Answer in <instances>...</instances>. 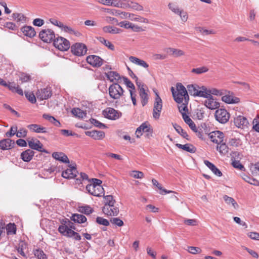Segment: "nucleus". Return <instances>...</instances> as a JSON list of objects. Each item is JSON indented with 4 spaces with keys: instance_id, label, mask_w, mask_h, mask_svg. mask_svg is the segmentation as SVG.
<instances>
[{
    "instance_id": "nucleus-41",
    "label": "nucleus",
    "mask_w": 259,
    "mask_h": 259,
    "mask_svg": "<svg viewBox=\"0 0 259 259\" xmlns=\"http://www.w3.org/2000/svg\"><path fill=\"white\" fill-rule=\"evenodd\" d=\"M189 94L193 96L196 97L198 91V86L194 84H189L187 86Z\"/></svg>"
},
{
    "instance_id": "nucleus-9",
    "label": "nucleus",
    "mask_w": 259,
    "mask_h": 259,
    "mask_svg": "<svg viewBox=\"0 0 259 259\" xmlns=\"http://www.w3.org/2000/svg\"><path fill=\"white\" fill-rule=\"evenodd\" d=\"M234 123L236 126L241 129L248 128L249 125V122L247 118L242 115H238L235 117Z\"/></svg>"
},
{
    "instance_id": "nucleus-10",
    "label": "nucleus",
    "mask_w": 259,
    "mask_h": 259,
    "mask_svg": "<svg viewBox=\"0 0 259 259\" xmlns=\"http://www.w3.org/2000/svg\"><path fill=\"white\" fill-rule=\"evenodd\" d=\"M103 212L108 216H116L119 213L118 207L113 205H104L102 208Z\"/></svg>"
},
{
    "instance_id": "nucleus-32",
    "label": "nucleus",
    "mask_w": 259,
    "mask_h": 259,
    "mask_svg": "<svg viewBox=\"0 0 259 259\" xmlns=\"http://www.w3.org/2000/svg\"><path fill=\"white\" fill-rule=\"evenodd\" d=\"M139 95L141 99V103L143 106H145L148 101V94L146 92L145 88H142L141 91H139Z\"/></svg>"
},
{
    "instance_id": "nucleus-4",
    "label": "nucleus",
    "mask_w": 259,
    "mask_h": 259,
    "mask_svg": "<svg viewBox=\"0 0 259 259\" xmlns=\"http://www.w3.org/2000/svg\"><path fill=\"white\" fill-rule=\"evenodd\" d=\"M54 45L62 51H67L70 47L69 41L62 37H58L54 39Z\"/></svg>"
},
{
    "instance_id": "nucleus-18",
    "label": "nucleus",
    "mask_w": 259,
    "mask_h": 259,
    "mask_svg": "<svg viewBox=\"0 0 259 259\" xmlns=\"http://www.w3.org/2000/svg\"><path fill=\"white\" fill-rule=\"evenodd\" d=\"M204 104L207 108L211 110L216 109L220 107V103L213 99L212 95L210 98H207Z\"/></svg>"
},
{
    "instance_id": "nucleus-3",
    "label": "nucleus",
    "mask_w": 259,
    "mask_h": 259,
    "mask_svg": "<svg viewBox=\"0 0 259 259\" xmlns=\"http://www.w3.org/2000/svg\"><path fill=\"white\" fill-rule=\"evenodd\" d=\"M39 38L45 42L54 41L55 34L54 32L50 29L42 30L39 34Z\"/></svg>"
},
{
    "instance_id": "nucleus-26",
    "label": "nucleus",
    "mask_w": 259,
    "mask_h": 259,
    "mask_svg": "<svg viewBox=\"0 0 259 259\" xmlns=\"http://www.w3.org/2000/svg\"><path fill=\"white\" fill-rule=\"evenodd\" d=\"M176 146L178 148L183 149L191 153H194L196 151V148L191 144H186L185 145H182L181 144L177 143L176 144Z\"/></svg>"
},
{
    "instance_id": "nucleus-27",
    "label": "nucleus",
    "mask_w": 259,
    "mask_h": 259,
    "mask_svg": "<svg viewBox=\"0 0 259 259\" xmlns=\"http://www.w3.org/2000/svg\"><path fill=\"white\" fill-rule=\"evenodd\" d=\"M129 60L133 63L138 65L145 68H147L149 67V65L144 60L140 59L136 57L130 56Z\"/></svg>"
},
{
    "instance_id": "nucleus-13",
    "label": "nucleus",
    "mask_w": 259,
    "mask_h": 259,
    "mask_svg": "<svg viewBox=\"0 0 259 259\" xmlns=\"http://www.w3.org/2000/svg\"><path fill=\"white\" fill-rule=\"evenodd\" d=\"M87 62L93 67H99L102 66L103 60L96 55H90L87 57Z\"/></svg>"
},
{
    "instance_id": "nucleus-31",
    "label": "nucleus",
    "mask_w": 259,
    "mask_h": 259,
    "mask_svg": "<svg viewBox=\"0 0 259 259\" xmlns=\"http://www.w3.org/2000/svg\"><path fill=\"white\" fill-rule=\"evenodd\" d=\"M102 29L105 33L111 34H118L122 31L119 28L109 25L103 27Z\"/></svg>"
},
{
    "instance_id": "nucleus-47",
    "label": "nucleus",
    "mask_w": 259,
    "mask_h": 259,
    "mask_svg": "<svg viewBox=\"0 0 259 259\" xmlns=\"http://www.w3.org/2000/svg\"><path fill=\"white\" fill-rule=\"evenodd\" d=\"M98 40L103 44H104L106 47H107L109 49L114 51V46L109 41L105 39L104 37H100L98 38Z\"/></svg>"
},
{
    "instance_id": "nucleus-62",
    "label": "nucleus",
    "mask_w": 259,
    "mask_h": 259,
    "mask_svg": "<svg viewBox=\"0 0 259 259\" xmlns=\"http://www.w3.org/2000/svg\"><path fill=\"white\" fill-rule=\"evenodd\" d=\"M250 170L253 175H259V162L250 166Z\"/></svg>"
},
{
    "instance_id": "nucleus-11",
    "label": "nucleus",
    "mask_w": 259,
    "mask_h": 259,
    "mask_svg": "<svg viewBox=\"0 0 259 259\" xmlns=\"http://www.w3.org/2000/svg\"><path fill=\"white\" fill-rule=\"evenodd\" d=\"M211 141L218 144H221L224 140V134L219 131H215L209 134Z\"/></svg>"
},
{
    "instance_id": "nucleus-8",
    "label": "nucleus",
    "mask_w": 259,
    "mask_h": 259,
    "mask_svg": "<svg viewBox=\"0 0 259 259\" xmlns=\"http://www.w3.org/2000/svg\"><path fill=\"white\" fill-rule=\"evenodd\" d=\"M86 189L90 194L95 196L101 197L102 194H104V188L102 186L87 185Z\"/></svg>"
},
{
    "instance_id": "nucleus-51",
    "label": "nucleus",
    "mask_w": 259,
    "mask_h": 259,
    "mask_svg": "<svg viewBox=\"0 0 259 259\" xmlns=\"http://www.w3.org/2000/svg\"><path fill=\"white\" fill-rule=\"evenodd\" d=\"M152 183L153 185L155 186L158 189L161 190L162 192H164L165 194H168L170 193H174V192L172 191L167 190L165 189H163L161 185L158 183V181L155 179L152 180Z\"/></svg>"
},
{
    "instance_id": "nucleus-49",
    "label": "nucleus",
    "mask_w": 259,
    "mask_h": 259,
    "mask_svg": "<svg viewBox=\"0 0 259 259\" xmlns=\"http://www.w3.org/2000/svg\"><path fill=\"white\" fill-rule=\"evenodd\" d=\"M79 211L87 215L90 214L93 211V209L88 205L82 206L79 207Z\"/></svg>"
},
{
    "instance_id": "nucleus-34",
    "label": "nucleus",
    "mask_w": 259,
    "mask_h": 259,
    "mask_svg": "<svg viewBox=\"0 0 259 259\" xmlns=\"http://www.w3.org/2000/svg\"><path fill=\"white\" fill-rule=\"evenodd\" d=\"M167 52L176 57H180L185 55V53L183 51L173 48H168Z\"/></svg>"
},
{
    "instance_id": "nucleus-33",
    "label": "nucleus",
    "mask_w": 259,
    "mask_h": 259,
    "mask_svg": "<svg viewBox=\"0 0 259 259\" xmlns=\"http://www.w3.org/2000/svg\"><path fill=\"white\" fill-rule=\"evenodd\" d=\"M72 221L79 224L83 223L87 221L86 217L82 214H74L71 217Z\"/></svg>"
},
{
    "instance_id": "nucleus-38",
    "label": "nucleus",
    "mask_w": 259,
    "mask_h": 259,
    "mask_svg": "<svg viewBox=\"0 0 259 259\" xmlns=\"http://www.w3.org/2000/svg\"><path fill=\"white\" fill-rule=\"evenodd\" d=\"M27 247V244L23 241H21L18 244V246L17 248V250L22 256L24 257H26V255L24 251V250L26 249Z\"/></svg>"
},
{
    "instance_id": "nucleus-42",
    "label": "nucleus",
    "mask_w": 259,
    "mask_h": 259,
    "mask_svg": "<svg viewBox=\"0 0 259 259\" xmlns=\"http://www.w3.org/2000/svg\"><path fill=\"white\" fill-rule=\"evenodd\" d=\"M6 229L8 235H14L16 233V226L14 223H9L6 227Z\"/></svg>"
},
{
    "instance_id": "nucleus-39",
    "label": "nucleus",
    "mask_w": 259,
    "mask_h": 259,
    "mask_svg": "<svg viewBox=\"0 0 259 259\" xmlns=\"http://www.w3.org/2000/svg\"><path fill=\"white\" fill-rule=\"evenodd\" d=\"M44 118L49 120L50 122L53 123L54 125L59 127L61 125L60 122L57 120L54 117L51 116L49 114H44L42 115Z\"/></svg>"
},
{
    "instance_id": "nucleus-50",
    "label": "nucleus",
    "mask_w": 259,
    "mask_h": 259,
    "mask_svg": "<svg viewBox=\"0 0 259 259\" xmlns=\"http://www.w3.org/2000/svg\"><path fill=\"white\" fill-rule=\"evenodd\" d=\"M129 8L137 11H143V7L142 6L140 5L137 3L133 2L132 1H130Z\"/></svg>"
},
{
    "instance_id": "nucleus-48",
    "label": "nucleus",
    "mask_w": 259,
    "mask_h": 259,
    "mask_svg": "<svg viewBox=\"0 0 259 259\" xmlns=\"http://www.w3.org/2000/svg\"><path fill=\"white\" fill-rule=\"evenodd\" d=\"M228 145L229 146L237 147L241 145V142L239 138H231L229 140Z\"/></svg>"
},
{
    "instance_id": "nucleus-25",
    "label": "nucleus",
    "mask_w": 259,
    "mask_h": 259,
    "mask_svg": "<svg viewBox=\"0 0 259 259\" xmlns=\"http://www.w3.org/2000/svg\"><path fill=\"white\" fill-rule=\"evenodd\" d=\"M222 100L227 104H236L240 102L239 98L230 95L223 96Z\"/></svg>"
},
{
    "instance_id": "nucleus-21",
    "label": "nucleus",
    "mask_w": 259,
    "mask_h": 259,
    "mask_svg": "<svg viewBox=\"0 0 259 259\" xmlns=\"http://www.w3.org/2000/svg\"><path fill=\"white\" fill-rule=\"evenodd\" d=\"M130 1L127 0H112V5L115 7L122 9H128Z\"/></svg>"
},
{
    "instance_id": "nucleus-16",
    "label": "nucleus",
    "mask_w": 259,
    "mask_h": 259,
    "mask_svg": "<svg viewBox=\"0 0 259 259\" xmlns=\"http://www.w3.org/2000/svg\"><path fill=\"white\" fill-rule=\"evenodd\" d=\"M28 143L29 147L31 149L47 153V151L43 148V145L39 140H36V142H35L33 139H32L31 140L28 141Z\"/></svg>"
},
{
    "instance_id": "nucleus-6",
    "label": "nucleus",
    "mask_w": 259,
    "mask_h": 259,
    "mask_svg": "<svg viewBox=\"0 0 259 259\" xmlns=\"http://www.w3.org/2000/svg\"><path fill=\"white\" fill-rule=\"evenodd\" d=\"M156 96L154 103L153 116L155 119H157L160 117L162 107V102L158 93H156Z\"/></svg>"
},
{
    "instance_id": "nucleus-58",
    "label": "nucleus",
    "mask_w": 259,
    "mask_h": 259,
    "mask_svg": "<svg viewBox=\"0 0 259 259\" xmlns=\"http://www.w3.org/2000/svg\"><path fill=\"white\" fill-rule=\"evenodd\" d=\"M110 222L113 225L118 227H121L124 225L123 222L118 218H113L110 219Z\"/></svg>"
},
{
    "instance_id": "nucleus-43",
    "label": "nucleus",
    "mask_w": 259,
    "mask_h": 259,
    "mask_svg": "<svg viewBox=\"0 0 259 259\" xmlns=\"http://www.w3.org/2000/svg\"><path fill=\"white\" fill-rule=\"evenodd\" d=\"M223 198L227 204L229 205L232 204L235 209H236L238 207V205L232 197H229L227 195H225Z\"/></svg>"
},
{
    "instance_id": "nucleus-19",
    "label": "nucleus",
    "mask_w": 259,
    "mask_h": 259,
    "mask_svg": "<svg viewBox=\"0 0 259 259\" xmlns=\"http://www.w3.org/2000/svg\"><path fill=\"white\" fill-rule=\"evenodd\" d=\"M14 144V141L10 139H3L0 141V149L3 150L10 149Z\"/></svg>"
},
{
    "instance_id": "nucleus-54",
    "label": "nucleus",
    "mask_w": 259,
    "mask_h": 259,
    "mask_svg": "<svg viewBox=\"0 0 259 259\" xmlns=\"http://www.w3.org/2000/svg\"><path fill=\"white\" fill-rule=\"evenodd\" d=\"M208 71V68L207 67L203 66L201 67L193 68L192 70V72L196 73L197 74L205 73Z\"/></svg>"
},
{
    "instance_id": "nucleus-36",
    "label": "nucleus",
    "mask_w": 259,
    "mask_h": 259,
    "mask_svg": "<svg viewBox=\"0 0 259 259\" xmlns=\"http://www.w3.org/2000/svg\"><path fill=\"white\" fill-rule=\"evenodd\" d=\"M172 125L178 133H179L184 138L186 139L187 140H189L188 135L186 132L181 127V126L176 123L172 124Z\"/></svg>"
},
{
    "instance_id": "nucleus-53",
    "label": "nucleus",
    "mask_w": 259,
    "mask_h": 259,
    "mask_svg": "<svg viewBox=\"0 0 259 259\" xmlns=\"http://www.w3.org/2000/svg\"><path fill=\"white\" fill-rule=\"evenodd\" d=\"M188 102L182 103L178 106L179 112L181 113L182 115L183 114H186L188 111L187 104Z\"/></svg>"
},
{
    "instance_id": "nucleus-61",
    "label": "nucleus",
    "mask_w": 259,
    "mask_h": 259,
    "mask_svg": "<svg viewBox=\"0 0 259 259\" xmlns=\"http://www.w3.org/2000/svg\"><path fill=\"white\" fill-rule=\"evenodd\" d=\"M168 8L174 13L176 14H178L179 13H180V10L176 5L173 4V3H169L168 5Z\"/></svg>"
},
{
    "instance_id": "nucleus-59",
    "label": "nucleus",
    "mask_w": 259,
    "mask_h": 259,
    "mask_svg": "<svg viewBox=\"0 0 259 259\" xmlns=\"http://www.w3.org/2000/svg\"><path fill=\"white\" fill-rule=\"evenodd\" d=\"M133 23L127 21H123L117 23V25L125 29H131L132 28Z\"/></svg>"
},
{
    "instance_id": "nucleus-60",
    "label": "nucleus",
    "mask_w": 259,
    "mask_h": 259,
    "mask_svg": "<svg viewBox=\"0 0 259 259\" xmlns=\"http://www.w3.org/2000/svg\"><path fill=\"white\" fill-rule=\"evenodd\" d=\"M96 222L100 225L105 226H108L109 225V222L107 219L100 217H98L96 218Z\"/></svg>"
},
{
    "instance_id": "nucleus-45",
    "label": "nucleus",
    "mask_w": 259,
    "mask_h": 259,
    "mask_svg": "<svg viewBox=\"0 0 259 259\" xmlns=\"http://www.w3.org/2000/svg\"><path fill=\"white\" fill-rule=\"evenodd\" d=\"M220 144L219 146H217V150L219 151L221 154L225 155L228 152V145H226L225 143L223 142Z\"/></svg>"
},
{
    "instance_id": "nucleus-14",
    "label": "nucleus",
    "mask_w": 259,
    "mask_h": 259,
    "mask_svg": "<svg viewBox=\"0 0 259 259\" xmlns=\"http://www.w3.org/2000/svg\"><path fill=\"white\" fill-rule=\"evenodd\" d=\"M77 173L76 167L70 165L68 168L62 172V176L65 179H72L77 176Z\"/></svg>"
},
{
    "instance_id": "nucleus-35",
    "label": "nucleus",
    "mask_w": 259,
    "mask_h": 259,
    "mask_svg": "<svg viewBox=\"0 0 259 259\" xmlns=\"http://www.w3.org/2000/svg\"><path fill=\"white\" fill-rule=\"evenodd\" d=\"M59 232L64 236L66 237H69V233L70 231H72V230L68 228V226H67L65 223L62 225H60L58 228Z\"/></svg>"
},
{
    "instance_id": "nucleus-64",
    "label": "nucleus",
    "mask_w": 259,
    "mask_h": 259,
    "mask_svg": "<svg viewBox=\"0 0 259 259\" xmlns=\"http://www.w3.org/2000/svg\"><path fill=\"white\" fill-rule=\"evenodd\" d=\"M123 79L124 83L127 88L131 89V90H135V88L134 84L127 77H123Z\"/></svg>"
},
{
    "instance_id": "nucleus-29",
    "label": "nucleus",
    "mask_w": 259,
    "mask_h": 259,
    "mask_svg": "<svg viewBox=\"0 0 259 259\" xmlns=\"http://www.w3.org/2000/svg\"><path fill=\"white\" fill-rule=\"evenodd\" d=\"M176 89L179 93L183 94L185 95V102H188L189 100V95L185 87L181 83H177L176 85Z\"/></svg>"
},
{
    "instance_id": "nucleus-52",
    "label": "nucleus",
    "mask_w": 259,
    "mask_h": 259,
    "mask_svg": "<svg viewBox=\"0 0 259 259\" xmlns=\"http://www.w3.org/2000/svg\"><path fill=\"white\" fill-rule=\"evenodd\" d=\"M34 254L38 259H47V257L44 252L39 249H36L34 251Z\"/></svg>"
},
{
    "instance_id": "nucleus-12",
    "label": "nucleus",
    "mask_w": 259,
    "mask_h": 259,
    "mask_svg": "<svg viewBox=\"0 0 259 259\" xmlns=\"http://www.w3.org/2000/svg\"><path fill=\"white\" fill-rule=\"evenodd\" d=\"M103 114L105 117L111 120H115L121 116V113L112 108H108L104 110Z\"/></svg>"
},
{
    "instance_id": "nucleus-56",
    "label": "nucleus",
    "mask_w": 259,
    "mask_h": 259,
    "mask_svg": "<svg viewBox=\"0 0 259 259\" xmlns=\"http://www.w3.org/2000/svg\"><path fill=\"white\" fill-rule=\"evenodd\" d=\"M103 196L105 200V205H113L115 204V200L113 199L112 195L104 196V194H103Z\"/></svg>"
},
{
    "instance_id": "nucleus-23",
    "label": "nucleus",
    "mask_w": 259,
    "mask_h": 259,
    "mask_svg": "<svg viewBox=\"0 0 259 259\" xmlns=\"http://www.w3.org/2000/svg\"><path fill=\"white\" fill-rule=\"evenodd\" d=\"M27 127L31 131L37 133H46L47 132V128L46 127L37 124H29L27 126Z\"/></svg>"
},
{
    "instance_id": "nucleus-30",
    "label": "nucleus",
    "mask_w": 259,
    "mask_h": 259,
    "mask_svg": "<svg viewBox=\"0 0 259 259\" xmlns=\"http://www.w3.org/2000/svg\"><path fill=\"white\" fill-rule=\"evenodd\" d=\"M204 163L214 175L219 177L222 176V172L213 163L208 160H205Z\"/></svg>"
},
{
    "instance_id": "nucleus-24",
    "label": "nucleus",
    "mask_w": 259,
    "mask_h": 259,
    "mask_svg": "<svg viewBox=\"0 0 259 259\" xmlns=\"http://www.w3.org/2000/svg\"><path fill=\"white\" fill-rule=\"evenodd\" d=\"M21 31L24 35L29 37H33L36 34V32L34 28L30 26H25L22 27Z\"/></svg>"
},
{
    "instance_id": "nucleus-5",
    "label": "nucleus",
    "mask_w": 259,
    "mask_h": 259,
    "mask_svg": "<svg viewBox=\"0 0 259 259\" xmlns=\"http://www.w3.org/2000/svg\"><path fill=\"white\" fill-rule=\"evenodd\" d=\"M143 133H146L148 138L152 136L153 130L151 128L150 125L148 122L143 123L136 131V135L137 138H140Z\"/></svg>"
},
{
    "instance_id": "nucleus-17",
    "label": "nucleus",
    "mask_w": 259,
    "mask_h": 259,
    "mask_svg": "<svg viewBox=\"0 0 259 259\" xmlns=\"http://www.w3.org/2000/svg\"><path fill=\"white\" fill-rule=\"evenodd\" d=\"M85 134L96 140H100L105 137V133L101 131H87Z\"/></svg>"
},
{
    "instance_id": "nucleus-44",
    "label": "nucleus",
    "mask_w": 259,
    "mask_h": 259,
    "mask_svg": "<svg viewBox=\"0 0 259 259\" xmlns=\"http://www.w3.org/2000/svg\"><path fill=\"white\" fill-rule=\"evenodd\" d=\"M173 97L175 101L178 104L183 103V101L185 102V95H183V94L179 93H174Z\"/></svg>"
},
{
    "instance_id": "nucleus-63",
    "label": "nucleus",
    "mask_w": 259,
    "mask_h": 259,
    "mask_svg": "<svg viewBox=\"0 0 259 259\" xmlns=\"http://www.w3.org/2000/svg\"><path fill=\"white\" fill-rule=\"evenodd\" d=\"M131 176L135 179H142L144 177V174L142 171L134 170L131 172Z\"/></svg>"
},
{
    "instance_id": "nucleus-55",
    "label": "nucleus",
    "mask_w": 259,
    "mask_h": 259,
    "mask_svg": "<svg viewBox=\"0 0 259 259\" xmlns=\"http://www.w3.org/2000/svg\"><path fill=\"white\" fill-rule=\"evenodd\" d=\"M25 94L26 98L31 103H35L36 102V98L33 93L25 92Z\"/></svg>"
},
{
    "instance_id": "nucleus-57",
    "label": "nucleus",
    "mask_w": 259,
    "mask_h": 259,
    "mask_svg": "<svg viewBox=\"0 0 259 259\" xmlns=\"http://www.w3.org/2000/svg\"><path fill=\"white\" fill-rule=\"evenodd\" d=\"M91 123L93 124H94L95 126L99 127L100 128H104L106 127V126L100 122L99 121L97 120L96 119L91 118L90 119Z\"/></svg>"
},
{
    "instance_id": "nucleus-40",
    "label": "nucleus",
    "mask_w": 259,
    "mask_h": 259,
    "mask_svg": "<svg viewBox=\"0 0 259 259\" xmlns=\"http://www.w3.org/2000/svg\"><path fill=\"white\" fill-rule=\"evenodd\" d=\"M130 20L131 21H138L142 23H148V20L140 16H137L134 14L132 13Z\"/></svg>"
},
{
    "instance_id": "nucleus-20",
    "label": "nucleus",
    "mask_w": 259,
    "mask_h": 259,
    "mask_svg": "<svg viewBox=\"0 0 259 259\" xmlns=\"http://www.w3.org/2000/svg\"><path fill=\"white\" fill-rule=\"evenodd\" d=\"M52 157L56 160L60 161L62 162L66 163H69V160L68 157L63 152H55L52 153Z\"/></svg>"
},
{
    "instance_id": "nucleus-7",
    "label": "nucleus",
    "mask_w": 259,
    "mask_h": 259,
    "mask_svg": "<svg viewBox=\"0 0 259 259\" xmlns=\"http://www.w3.org/2000/svg\"><path fill=\"white\" fill-rule=\"evenodd\" d=\"M215 118L221 123H226L230 118V114L225 109H219L215 111Z\"/></svg>"
},
{
    "instance_id": "nucleus-15",
    "label": "nucleus",
    "mask_w": 259,
    "mask_h": 259,
    "mask_svg": "<svg viewBox=\"0 0 259 259\" xmlns=\"http://www.w3.org/2000/svg\"><path fill=\"white\" fill-rule=\"evenodd\" d=\"M36 95L37 99L40 100H46L51 97L52 91L48 88L38 90Z\"/></svg>"
},
{
    "instance_id": "nucleus-46",
    "label": "nucleus",
    "mask_w": 259,
    "mask_h": 259,
    "mask_svg": "<svg viewBox=\"0 0 259 259\" xmlns=\"http://www.w3.org/2000/svg\"><path fill=\"white\" fill-rule=\"evenodd\" d=\"M243 179L246 182L254 185V186H259V181L253 178H250V177L244 175L242 177Z\"/></svg>"
},
{
    "instance_id": "nucleus-37",
    "label": "nucleus",
    "mask_w": 259,
    "mask_h": 259,
    "mask_svg": "<svg viewBox=\"0 0 259 259\" xmlns=\"http://www.w3.org/2000/svg\"><path fill=\"white\" fill-rule=\"evenodd\" d=\"M71 113L76 117L83 118L87 115L85 111L81 110L78 108H74L71 110Z\"/></svg>"
},
{
    "instance_id": "nucleus-22",
    "label": "nucleus",
    "mask_w": 259,
    "mask_h": 259,
    "mask_svg": "<svg viewBox=\"0 0 259 259\" xmlns=\"http://www.w3.org/2000/svg\"><path fill=\"white\" fill-rule=\"evenodd\" d=\"M34 152L31 149H27L21 154V158L25 162H29L33 158Z\"/></svg>"
},
{
    "instance_id": "nucleus-1",
    "label": "nucleus",
    "mask_w": 259,
    "mask_h": 259,
    "mask_svg": "<svg viewBox=\"0 0 259 259\" xmlns=\"http://www.w3.org/2000/svg\"><path fill=\"white\" fill-rule=\"evenodd\" d=\"M109 94L111 98L118 99L123 95V90L118 84L115 83L110 86Z\"/></svg>"
},
{
    "instance_id": "nucleus-28",
    "label": "nucleus",
    "mask_w": 259,
    "mask_h": 259,
    "mask_svg": "<svg viewBox=\"0 0 259 259\" xmlns=\"http://www.w3.org/2000/svg\"><path fill=\"white\" fill-rule=\"evenodd\" d=\"M106 76L111 82H118L121 79L119 74L115 71H110L106 73Z\"/></svg>"
},
{
    "instance_id": "nucleus-2",
    "label": "nucleus",
    "mask_w": 259,
    "mask_h": 259,
    "mask_svg": "<svg viewBox=\"0 0 259 259\" xmlns=\"http://www.w3.org/2000/svg\"><path fill=\"white\" fill-rule=\"evenodd\" d=\"M71 51L75 56H81L87 53V48L84 44L76 42L71 47Z\"/></svg>"
}]
</instances>
